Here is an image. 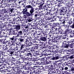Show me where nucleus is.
<instances>
[{
	"label": "nucleus",
	"instance_id": "nucleus-17",
	"mask_svg": "<svg viewBox=\"0 0 74 74\" xmlns=\"http://www.w3.org/2000/svg\"><path fill=\"white\" fill-rule=\"evenodd\" d=\"M5 14L4 9H0V18H1V17H2V14Z\"/></svg>",
	"mask_w": 74,
	"mask_h": 74
},
{
	"label": "nucleus",
	"instance_id": "nucleus-48",
	"mask_svg": "<svg viewBox=\"0 0 74 74\" xmlns=\"http://www.w3.org/2000/svg\"><path fill=\"white\" fill-rule=\"evenodd\" d=\"M62 27L64 29H66L67 27H69V26H68L67 25H65V24H63V25H62Z\"/></svg>",
	"mask_w": 74,
	"mask_h": 74
},
{
	"label": "nucleus",
	"instance_id": "nucleus-3",
	"mask_svg": "<svg viewBox=\"0 0 74 74\" xmlns=\"http://www.w3.org/2000/svg\"><path fill=\"white\" fill-rule=\"evenodd\" d=\"M22 5H23V7L25 8H23L22 9L23 11L22 12L20 13V14H23V15H24L25 13L26 12V11H27V10L30 7L31 5H26L25 2H24L23 3Z\"/></svg>",
	"mask_w": 74,
	"mask_h": 74
},
{
	"label": "nucleus",
	"instance_id": "nucleus-13",
	"mask_svg": "<svg viewBox=\"0 0 74 74\" xmlns=\"http://www.w3.org/2000/svg\"><path fill=\"white\" fill-rule=\"evenodd\" d=\"M37 4L38 5V6L39 7V10H42V6L44 4L40 2L39 3H37Z\"/></svg>",
	"mask_w": 74,
	"mask_h": 74
},
{
	"label": "nucleus",
	"instance_id": "nucleus-46",
	"mask_svg": "<svg viewBox=\"0 0 74 74\" xmlns=\"http://www.w3.org/2000/svg\"><path fill=\"white\" fill-rule=\"evenodd\" d=\"M13 41H16V37H17V36H13Z\"/></svg>",
	"mask_w": 74,
	"mask_h": 74
},
{
	"label": "nucleus",
	"instance_id": "nucleus-18",
	"mask_svg": "<svg viewBox=\"0 0 74 74\" xmlns=\"http://www.w3.org/2000/svg\"><path fill=\"white\" fill-rule=\"evenodd\" d=\"M53 65H49V67L50 69L51 70H53L55 67V65H56V64L55 63H53Z\"/></svg>",
	"mask_w": 74,
	"mask_h": 74
},
{
	"label": "nucleus",
	"instance_id": "nucleus-5",
	"mask_svg": "<svg viewBox=\"0 0 74 74\" xmlns=\"http://www.w3.org/2000/svg\"><path fill=\"white\" fill-rule=\"evenodd\" d=\"M71 5L70 4H68L66 5V7H62L61 6V10L62 11V15L63 14L64 12H65L66 14L67 13V14L68 13L67 12V8L69 9V8L71 7Z\"/></svg>",
	"mask_w": 74,
	"mask_h": 74
},
{
	"label": "nucleus",
	"instance_id": "nucleus-42",
	"mask_svg": "<svg viewBox=\"0 0 74 74\" xmlns=\"http://www.w3.org/2000/svg\"><path fill=\"white\" fill-rule=\"evenodd\" d=\"M53 4V1H52L51 2L49 1L47 3V5H52Z\"/></svg>",
	"mask_w": 74,
	"mask_h": 74
},
{
	"label": "nucleus",
	"instance_id": "nucleus-2",
	"mask_svg": "<svg viewBox=\"0 0 74 74\" xmlns=\"http://www.w3.org/2000/svg\"><path fill=\"white\" fill-rule=\"evenodd\" d=\"M38 41H46L48 42V43L49 44H50V42L51 41V39H50L49 38H47L44 35H41L39 39H37Z\"/></svg>",
	"mask_w": 74,
	"mask_h": 74
},
{
	"label": "nucleus",
	"instance_id": "nucleus-53",
	"mask_svg": "<svg viewBox=\"0 0 74 74\" xmlns=\"http://www.w3.org/2000/svg\"><path fill=\"white\" fill-rule=\"evenodd\" d=\"M4 10H5V14H8L9 12H8V9H5L4 8Z\"/></svg>",
	"mask_w": 74,
	"mask_h": 74
},
{
	"label": "nucleus",
	"instance_id": "nucleus-7",
	"mask_svg": "<svg viewBox=\"0 0 74 74\" xmlns=\"http://www.w3.org/2000/svg\"><path fill=\"white\" fill-rule=\"evenodd\" d=\"M25 56L27 57H30V58H33V56H36V55L34 54L32 52L28 53L27 52L25 54Z\"/></svg>",
	"mask_w": 74,
	"mask_h": 74
},
{
	"label": "nucleus",
	"instance_id": "nucleus-28",
	"mask_svg": "<svg viewBox=\"0 0 74 74\" xmlns=\"http://www.w3.org/2000/svg\"><path fill=\"white\" fill-rule=\"evenodd\" d=\"M16 32V31L13 28V31L12 32L11 35H16V32Z\"/></svg>",
	"mask_w": 74,
	"mask_h": 74
},
{
	"label": "nucleus",
	"instance_id": "nucleus-19",
	"mask_svg": "<svg viewBox=\"0 0 74 74\" xmlns=\"http://www.w3.org/2000/svg\"><path fill=\"white\" fill-rule=\"evenodd\" d=\"M6 23L5 22L4 23H2V22L0 23V26H1V27H2L3 28H4L5 27H7V24H6Z\"/></svg>",
	"mask_w": 74,
	"mask_h": 74
},
{
	"label": "nucleus",
	"instance_id": "nucleus-26",
	"mask_svg": "<svg viewBox=\"0 0 74 74\" xmlns=\"http://www.w3.org/2000/svg\"><path fill=\"white\" fill-rule=\"evenodd\" d=\"M39 56L41 58L42 56L46 55V54L42 52H39Z\"/></svg>",
	"mask_w": 74,
	"mask_h": 74
},
{
	"label": "nucleus",
	"instance_id": "nucleus-24",
	"mask_svg": "<svg viewBox=\"0 0 74 74\" xmlns=\"http://www.w3.org/2000/svg\"><path fill=\"white\" fill-rule=\"evenodd\" d=\"M15 60H16L14 58L12 57L10 60V62L11 63H13V64H15V63H14V62H15Z\"/></svg>",
	"mask_w": 74,
	"mask_h": 74
},
{
	"label": "nucleus",
	"instance_id": "nucleus-54",
	"mask_svg": "<svg viewBox=\"0 0 74 74\" xmlns=\"http://www.w3.org/2000/svg\"><path fill=\"white\" fill-rule=\"evenodd\" d=\"M5 65H6V64L4 63H3L1 64V67H2V68H3V69H5Z\"/></svg>",
	"mask_w": 74,
	"mask_h": 74
},
{
	"label": "nucleus",
	"instance_id": "nucleus-45",
	"mask_svg": "<svg viewBox=\"0 0 74 74\" xmlns=\"http://www.w3.org/2000/svg\"><path fill=\"white\" fill-rule=\"evenodd\" d=\"M40 59H39L38 60H39V62H38V63H40V64H43V60H40Z\"/></svg>",
	"mask_w": 74,
	"mask_h": 74
},
{
	"label": "nucleus",
	"instance_id": "nucleus-25",
	"mask_svg": "<svg viewBox=\"0 0 74 74\" xmlns=\"http://www.w3.org/2000/svg\"><path fill=\"white\" fill-rule=\"evenodd\" d=\"M35 67H36V68H37V67L36 66H33V67H32L31 66L30 71H31V72L34 71H35V69H36L35 68Z\"/></svg>",
	"mask_w": 74,
	"mask_h": 74
},
{
	"label": "nucleus",
	"instance_id": "nucleus-10",
	"mask_svg": "<svg viewBox=\"0 0 74 74\" xmlns=\"http://www.w3.org/2000/svg\"><path fill=\"white\" fill-rule=\"evenodd\" d=\"M57 17L59 19V21L61 22V24L64 25V19L63 16H57Z\"/></svg>",
	"mask_w": 74,
	"mask_h": 74
},
{
	"label": "nucleus",
	"instance_id": "nucleus-33",
	"mask_svg": "<svg viewBox=\"0 0 74 74\" xmlns=\"http://www.w3.org/2000/svg\"><path fill=\"white\" fill-rule=\"evenodd\" d=\"M12 20H10V21H11L10 23H11L12 24H15L16 21L15 20L14 18H13Z\"/></svg>",
	"mask_w": 74,
	"mask_h": 74
},
{
	"label": "nucleus",
	"instance_id": "nucleus-1",
	"mask_svg": "<svg viewBox=\"0 0 74 74\" xmlns=\"http://www.w3.org/2000/svg\"><path fill=\"white\" fill-rule=\"evenodd\" d=\"M30 8L29 10V12H28V9L27 10V11L25 12V13H24V15H25V16L26 17H27L28 18H30L31 16H32L34 15L33 14L34 12V9L33 7V6H32L31 5L29 7L28 9Z\"/></svg>",
	"mask_w": 74,
	"mask_h": 74
},
{
	"label": "nucleus",
	"instance_id": "nucleus-64",
	"mask_svg": "<svg viewBox=\"0 0 74 74\" xmlns=\"http://www.w3.org/2000/svg\"><path fill=\"white\" fill-rule=\"evenodd\" d=\"M62 49H60L59 51H57V53H60V54L62 53Z\"/></svg>",
	"mask_w": 74,
	"mask_h": 74
},
{
	"label": "nucleus",
	"instance_id": "nucleus-63",
	"mask_svg": "<svg viewBox=\"0 0 74 74\" xmlns=\"http://www.w3.org/2000/svg\"><path fill=\"white\" fill-rule=\"evenodd\" d=\"M27 21L29 22H30L33 21V20L32 19V18H29L27 19Z\"/></svg>",
	"mask_w": 74,
	"mask_h": 74
},
{
	"label": "nucleus",
	"instance_id": "nucleus-44",
	"mask_svg": "<svg viewBox=\"0 0 74 74\" xmlns=\"http://www.w3.org/2000/svg\"><path fill=\"white\" fill-rule=\"evenodd\" d=\"M29 3H31V4H34L36 3L34 0H29Z\"/></svg>",
	"mask_w": 74,
	"mask_h": 74
},
{
	"label": "nucleus",
	"instance_id": "nucleus-4",
	"mask_svg": "<svg viewBox=\"0 0 74 74\" xmlns=\"http://www.w3.org/2000/svg\"><path fill=\"white\" fill-rule=\"evenodd\" d=\"M47 58L50 60H56L60 58L59 54H57V56H55L53 55H51L50 56L47 57Z\"/></svg>",
	"mask_w": 74,
	"mask_h": 74
},
{
	"label": "nucleus",
	"instance_id": "nucleus-55",
	"mask_svg": "<svg viewBox=\"0 0 74 74\" xmlns=\"http://www.w3.org/2000/svg\"><path fill=\"white\" fill-rule=\"evenodd\" d=\"M55 73H58V74H59V72L60 70L59 69H56L54 70Z\"/></svg>",
	"mask_w": 74,
	"mask_h": 74
},
{
	"label": "nucleus",
	"instance_id": "nucleus-61",
	"mask_svg": "<svg viewBox=\"0 0 74 74\" xmlns=\"http://www.w3.org/2000/svg\"><path fill=\"white\" fill-rule=\"evenodd\" d=\"M45 1H46V0H39L38 1L40 3L44 4L45 3Z\"/></svg>",
	"mask_w": 74,
	"mask_h": 74
},
{
	"label": "nucleus",
	"instance_id": "nucleus-57",
	"mask_svg": "<svg viewBox=\"0 0 74 74\" xmlns=\"http://www.w3.org/2000/svg\"><path fill=\"white\" fill-rule=\"evenodd\" d=\"M9 7H10H10L11 8H14V7H16V6H14L13 5H12L11 4H9Z\"/></svg>",
	"mask_w": 74,
	"mask_h": 74
},
{
	"label": "nucleus",
	"instance_id": "nucleus-6",
	"mask_svg": "<svg viewBox=\"0 0 74 74\" xmlns=\"http://www.w3.org/2000/svg\"><path fill=\"white\" fill-rule=\"evenodd\" d=\"M52 8L53 9H51V10L53 12L54 11H56L54 12V14H59L60 15H62L63 14L62 13V9H61V7H60V8L59 10L58 8L55 9V8Z\"/></svg>",
	"mask_w": 74,
	"mask_h": 74
},
{
	"label": "nucleus",
	"instance_id": "nucleus-38",
	"mask_svg": "<svg viewBox=\"0 0 74 74\" xmlns=\"http://www.w3.org/2000/svg\"><path fill=\"white\" fill-rule=\"evenodd\" d=\"M30 48V51L31 52H35V50L34 49V46L29 47Z\"/></svg>",
	"mask_w": 74,
	"mask_h": 74
},
{
	"label": "nucleus",
	"instance_id": "nucleus-37",
	"mask_svg": "<svg viewBox=\"0 0 74 74\" xmlns=\"http://www.w3.org/2000/svg\"><path fill=\"white\" fill-rule=\"evenodd\" d=\"M61 26H62V25H59V28H57L58 29L57 31H58V32H60L62 30V28L61 27Z\"/></svg>",
	"mask_w": 74,
	"mask_h": 74
},
{
	"label": "nucleus",
	"instance_id": "nucleus-41",
	"mask_svg": "<svg viewBox=\"0 0 74 74\" xmlns=\"http://www.w3.org/2000/svg\"><path fill=\"white\" fill-rule=\"evenodd\" d=\"M27 51H28V49H27V48H25V49H24L23 51H21V52L24 53L25 52H27Z\"/></svg>",
	"mask_w": 74,
	"mask_h": 74
},
{
	"label": "nucleus",
	"instance_id": "nucleus-51",
	"mask_svg": "<svg viewBox=\"0 0 74 74\" xmlns=\"http://www.w3.org/2000/svg\"><path fill=\"white\" fill-rule=\"evenodd\" d=\"M69 55V59H73L74 58V55Z\"/></svg>",
	"mask_w": 74,
	"mask_h": 74
},
{
	"label": "nucleus",
	"instance_id": "nucleus-58",
	"mask_svg": "<svg viewBox=\"0 0 74 74\" xmlns=\"http://www.w3.org/2000/svg\"><path fill=\"white\" fill-rule=\"evenodd\" d=\"M14 72H16H16H17V71H18V69H17V66H14Z\"/></svg>",
	"mask_w": 74,
	"mask_h": 74
},
{
	"label": "nucleus",
	"instance_id": "nucleus-43",
	"mask_svg": "<svg viewBox=\"0 0 74 74\" xmlns=\"http://www.w3.org/2000/svg\"><path fill=\"white\" fill-rule=\"evenodd\" d=\"M51 19H52L53 21H56V18L55 17V16H53L52 17V16H51Z\"/></svg>",
	"mask_w": 74,
	"mask_h": 74
},
{
	"label": "nucleus",
	"instance_id": "nucleus-11",
	"mask_svg": "<svg viewBox=\"0 0 74 74\" xmlns=\"http://www.w3.org/2000/svg\"><path fill=\"white\" fill-rule=\"evenodd\" d=\"M12 47H11L7 51V52H9L10 55H12L13 53L14 52V49L12 48Z\"/></svg>",
	"mask_w": 74,
	"mask_h": 74
},
{
	"label": "nucleus",
	"instance_id": "nucleus-34",
	"mask_svg": "<svg viewBox=\"0 0 74 74\" xmlns=\"http://www.w3.org/2000/svg\"><path fill=\"white\" fill-rule=\"evenodd\" d=\"M13 18H14V20L16 22H19V21H22L23 20H20V18L19 17L15 18V17H14Z\"/></svg>",
	"mask_w": 74,
	"mask_h": 74
},
{
	"label": "nucleus",
	"instance_id": "nucleus-62",
	"mask_svg": "<svg viewBox=\"0 0 74 74\" xmlns=\"http://www.w3.org/2000/svg\"><path fill=\"white\" fill-rule=\"evenodd\" d=\"M58 74H64V71L63 72L62 71H59Z\"/></svg>",
	"mask_w": 74,
	"mask_h": 74
},
{
	"label": "nucleus",
	"instance_id": "nucleus-21",
	"mask_svg": "<svg viewBox=\"0 0 74 74\" xmlns=\"http://www.w3.org/2000/svg\"><path fill=\"white\" fill-rule=\"evenodd\" d=\"M63 18H64V24H65V21H69L68 19L69 18V17L65 15L63 16Z\"/></svg>",
	"mask_w": 74,
	"mask_h": 74
},
{
	"label": "nucleus",
	"instance_id": "nucleus-39",
	"mask_svg": "<svg viewBox=\"0 0 74 74\" xmlns=\"http://www.w3.org/2000/svg\"><path fill=\"white\" fill-rule=\"evenodd\" d=\"M51 29L53 30H54V31H57L58 30V28L56 27H53L52 26Z\"/></svg>",
	"mask_w": 74,
	"mask_h": 74
},
{
	"label": "nucleus",
	"instance_id": "nucleus-20",
	"mask_svg": "<svg viewBox=\"0 0 74 74\" xmlns=\"http://www.w3.org/2000/svg\"><path fill=\"white\" fill-rule=\"evenodd\" d=\"M60 26V23H54L53 24L52 26L54 27H59Z\"/></svg>",
	"mask_w": 74,
	"mask_h": 74
},
{
	"label": "nucleus",
	"instance_id": "nucleus-23",
	"mask_svg": "<svg viewBox=\"0 0 74 74\" xmlns=\"http://www.w3.org/2000/svg\"><path fill=\"white\" fill-rule=\"evenodd\" d=\"M34 16L35 17H37L38 16H41V15L39 13H38V12L36 11L34 13Z\"/></svg>",
	"mask_w": 74,
	"mask_h": 74
},
{
	"label": "nucleus",
	"instance_id": "nucleus-8",
	"mask_svg": "<svg viewBox=\"0 0 74 74\" xmlns=\"http://www.w3.org/2000/svg\"><path fill=\"white\" fill-rule=\"evenodd\" d=\"M14 27L13 28L15 29L16 31H19L21 29V25L18 24L13 25Z\"/></svg>",
	"mask_w": 74,
	"mask_h": 74
},
{
	"label": "nucleus",
	"instance_id": "nucleus-59",
	"mask_svg": "<svg viewBox=\"0 0 74 74\" xmlns=\"http://www.w3.org/2000/svg\"><path fill=\"white\" fill-rule=\"evenodd\" d=\"M47 6L48 4H45V5H44L43 6V8L44 9H45V8H46V10H47V9H48V7H47Z\"/></svg>",
	"mask_w": 74,
	"mask_h": 74
},
{
	"label": "nucleus",
	"instance_id": "nucleus-30",
	"mask_svg": "<svg viewBox=\"0 0 74 74\" xmlns=\"http://www.w3.org/2000/svg\"><path fill=\"white\" fill-rule=\"evenodd\" d=\"M6 41V40L4 39H1L0 40V42H1V44H5Z\"/></svg>",
	"mask_w": 74,
	"mask_h": 74
},
{
	"label": "nucleus",
	"instance_id": "nucleus-16",
	"mask_svg": "<svg viewBox=\"0 0 74 74\" xmlns=\"http://www.w3.org/2000/svg\"><path fill=\"white\" fill-rule=\"evenodd\" d=\"M25 47V45L24 44H21L20 45H19V47L20 49L19 50V51L21 52V51L22 50L23 48H24Z\"/></svg>",
	"mask_w": 74,
	"mask_h": 74
},
{
	"label": "nucleus",
	"instance_id": "nucleus-60",
	"mask_svg": "<svg viewBox=\"0 0 74 74\" xmlns=\"http://www.w3.org/2000/svg\"><path fill=\"white\" fill-rule=\"evenodd\" d=\"M62 58H63V60H67L66 56H63Z\"/></svg>",
	"mask_w": 74,
	"mask_h": 74
},
{
	"label": "nucleus",
	"instance_id": "nucleus-12",
	"mask_svg": "<svg viewBox=\"0 0 74 74\" xmlns=\"http://www.w3.org/2000/svg\"><path fill=\"white\" fill-rule=\"evenodd\" d=\"M23 31L21 30V31H16V36L18 37H20V36H22L23 34Z\"/></svg>",
	"mask_w": 74,
	"mask_h": 74
},
{
	"label": "nucleus",
	"instance_id": "nucleus-9",
	"mask_svg": "<svg viewBox=\"0 0 74 74\" xmlns=\"http://www.w3.org/2000/svg\"><path fill=\"white\" fill-rule=\"evenodd\" d=\"M25 40V37L22 36H20V37L18 39V40L21 44V42H23Z\"/></svg>",
	"mask_w": 74,
	"mask_h": 74
},
{
	"label": "nucleus",
	"instance_id": "nucleus-40",
	"mask_svg": "<svg viewBox=\"0 0 74 74\" xmlns=\"http://www.w3.org/2000/svg\"><path fill=\"white\" fill-rule=\"evenodd\" d=\"M26 44L27 45H28L29 47L30 46H32V45H33L32 44V42L31 41H29V42L28 43H26Z\"/></svg>",
	"mask_w": 74,
	"mask_h": 74
},
{
	"label": "nucleus",
	"instance_id": "nucleus-22",
	"mask_svg": "<svg viewBox=\"0 0 74 74\" xmlns=\"http://www.w3.org/2000/svg\"><path fill=\"white\" fill-rule=\"evenodd\" d=\"M8 10L9 13L10 14H12V12H14V8H10L8 9Z\"/></svg>",
	"mask_w": 74,
	"mask_h": 74
},
{
	"label": "nucleus",
	"instance_id": "nucleus-50",
	"mask_svg": "<svg viewBox=\"0 0 74 74\" xmlns=\"http://www.w3.org/2000/svg\"><path fill=\"white\" fill-rule=\"evenodd\" d=\"M6 0H0V3H3V4H6L5 3V1Z\"/></svg>",
	"mask_w": 74,
	"mask_h": 74
},
{
	"label": "nucleus",
	"instance_id": "nucleus-29",
	"mask_svg": "<svg viewBox=\"0 0 74 74\" xmlns=\"http://www.w3.org/2000/svg\"><path fill=\"white\" fill-rule=\"evenodd\" d=\"M29 59H30V60H29V61H32V62H33L34 63H35L36 61V59L35 58H33L32 57Z\"/></svg>",
	"mask_w": 74,
	"mask_h": 74
},
{
	"label": "nucleus",
	"instance_id": "nucleus-49",
	"mask_svg": "<svg viewBox=\"0 0 74 74\" xmlns=\"http://www.w3.org/2000/svg\"><path fill=\"white\" fill-rule=\"evenodd\" d=\"M5 47H2L1 46V50L2 51H5Z\"/></svg>",
	"mask_w": 74,
	"mask_h": 74
},
{
	"label": "nucleus",
	"instance_id": "nucleus-27",
	"mask_svg": "<svg viewBox=\"0 0 74 74\" xmlns=\"http://www.w3.org/2000/svg\"><path fill=\"white\" fill-rule=\"evenodd\" d=\"M40 59V60H42L44 63H46L47 62V57H44V58H42Z\"/></svg>",
	"mask_w": 74,
	"mask_h": 74
},
{
	"label": "nucleus",
	"instance_id": "nucleus-47",
	"mask_svg": "<svg viewBox=\"0 0 74 74\" xmlns=\"http://www.w3.org/2000/svg\"><path fill=\"white\" fill-rule=\"evenodd\" d=\"M43 36H47V35H49V34L47 31H46L44 33H43Z\"/></svg>",
	"mask_w": 74,
	"mask_h": 74
},
{
	"label": "nucleus",
	"instance_id": "nucleus-32",
	"mask_svg": "<svg viewBox=\"0 0 74 74\" xmlns=\"http://www.w3.org/2000/svg\"><path fill=\"white\" fill-rule=\"evenodd\" d=\"M48 51L49 52H51V54L52 55H53L55 54V52L53 50V49H52L51 50H48Z\"/></svg>",
	"mask_w": 74,
	"mask_h": 74
},
{
	"label": "nucleus",
	"instance_id": "nucleus-35",
	"mask_svg": "<svg viewBox=\"0 0 74 74\" xmlns=\"http://www.w3.org/2000/svg\"><path fill=\"white\" fill-rule=\"evenodd\" d=\"M68 21H69V25H71V24H72L73 23V18H71L70 19L68 20Z\"/></svg>",
	"mask_w": 74,
	"mask_h": 74
},
{
	"label": "nucleus",
	"instance_id": "nucleus-52",
	"mask_svg": "<svg viewBox=\"0 0 74 74\" xmlns=\"http://www.w3.org/2000/svg\"><path fill=\"white\" fill-rule=\"evenodd\" d=\"M71 72H69V70H68L67 71H64V73H65V74H71Z\"/></svg>",
	"mask_w": 74,
	"mask_h": 74
},
{
	"label": "nucleus",
	"instance_id": "nucleus-14",
	"mask_svg": "<svg viewBox=\"0 0 74 74\" xmlns=\"http://www.w3.org/2000/svg\"><path fill=\"white\" fill-rule=\"evenodd\" d=\"M21 63H22L23 66H24L25 67H26L27 66H31V65H29L30 63L29 62V61H28L27 62H22Z\"/></svg>",
	"mask_w": 74,
	"mask_h": 74
},
{
	"label": "nucleus",
	"instance_id": "nucleus-56",
	"mask_svg": "<svg viewBox=\"0 0 74 74\" xmlns=\"http://www.w3.org/2000/svg\"><path fill=\"white\" fill-rule=\"evenodd\" d=\"M39 69L40 70H43L44 69V67L42 66H41L39 68H36V71H37L38 69Z\"/></svg>",
	"mask_w": 74,
	"mask_h": 74
},
{
	"label": "nucleus",
	"instance_id": "nucleus-31",
	"mask_svg": "<svg viewBox=\"0 0 74 74\" xmlns=\"http://www.w3.org/2000/svg\"><path fill=\"white\" fill-rule=\"evenodd\" d=\"M70 70H68L69 71V72H71V73H74V72H73V71H74V66L72 67H70Z\"/></svg>",
	"mask_w": 74,
	"mask_h": 74
},
{
	"label": "nucleus",
	"instance_id": "nucleus-36",
	"mask_svg": "<svg viewBox=\"0 0 74 74\" xmlns=\"http://www.w3.org/2000/svg\"><path fill=\"white\" fill-rule=\"evenodd\" d=\"M21 27L22 28H25V29H27L28 28V25H24L23 24L21 25Z\"/></svg>",
	"mask_w": 74,
	"mask_h": 74
},
{
	"label": "nucleus",
	"instance_id": "nucleus-15",
	"mask_svg": "<svg viewBox=\"0 0 74 74\" xmlns=\"http://www.w3.org/2000/svg\"><path fill=\"white\" fill-rule=\"evenodd\" d=\"M41 32L40 31H38V32H36V31L35 33H34L33 34V35L34 36H35L36 35L37 36H41Z\"/></svg>",
	"mask_w": 74,
	"mask_h": 74
}]
</instances>
